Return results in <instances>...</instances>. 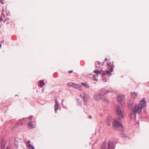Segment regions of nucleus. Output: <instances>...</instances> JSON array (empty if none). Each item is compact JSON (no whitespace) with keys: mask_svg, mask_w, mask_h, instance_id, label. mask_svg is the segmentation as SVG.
I'll return each instance as SVG.
<instances>
[{"mask_svg":"<svg viewBox=\"0 0 149 149\" xmlns=\"http://www.w3.org/2000/svg\"><path fill=\"white\" fill-rule=\"evenodd\" d=\"M146 102L145 101L144 99H143L141 101L140 103L136 105L132 110H134L136 113H140L142 111L143 107L146 106Z\"/></svg>","mask_w":149,"mask_h":149,"instance_id":"1","label":"nucleus"},{"mask_svg":"<svg viewBox=\"0 0 149 149\" xmlns=\"http://www.w3.org/2000/svg\"><path fill=\"white\" fill-rule=\"evenodd\" d=\"M113 126L115 129L118 130L122 131L123 130V126L120 123L119 119L114 120L113 123Z\"/></svg>","mask_w":149,"mask_h":149,"instance_id":"2","label":"nucleus"},{"mask_svg":"<svg viewBox=\"0 0 149 149\" xmlns=\"http://www.w3.org/2000/svg\"><path fill=\"white\" fill-rule=\"evenodd\" d=\"M109 92H107L105 90L102 91L100 93H96L95 94L94 97L97 100H99L100 99L103 98L104 95H106Z\"/></svg>","mask_w":149,"mask_h":149,"instance_id":"3","label":"nucleus"},{"mask_svg":"<svg viewBox=\"0 0 149 149\" xmlns=\"http://www.w3.org/2000/svg\"><path fill=\"white\" fill-rule=\"evenodd\" d=\"M115 144L114 143L111 142H109L108 144V147L107 149H113L115 148ZM106 147V145L104 144L102 147L101 149H104Z\"/></svg>","mask_w":149,"mask_h":149,"instance_id":"4","label":"nucleus"},{"mask_svg":"<svg viewBox=\"0 0 149 149\" xmlns=\"http://www.w3.org/2000/svg\"><path fill=\"white\" fill-rule=\"evenodd\" d=\"M116 114L120 118H122L124 117V112L122 111L120 107H118L116 109Z\"/></svg>","mask_w":149,"mask_h":149,"instance_id":"5","label":"nucleus"},{"mask_svg":"<svg viewBox=\"0 0 149 149\" xmlns=\"http://www.w3.org/2000/svg\"><path fill=\"white\" fill-rule=\"evenodd\" d=\"M69 86H72L74 88L80 90H82V88L81 85L79 84H77L75 83L70 82L68 84Z\"/></svg>","mask_w":149,"mask_h":149,"instance_id":"6","label":"nucleus"},{"mask_svg":"<svg viewBox=\"0 0 149 149\" xmlns=\"http://www.w3.org/2000/svg\"><path fill=\"white\" fill-rule=\"evenodd\" d=\"M125 96L123 95H119L117 97L118 101L121 102L124 101Z\"/></svg>","mask_w":149,"mask_h":149,"instance_id":"7","label":"nucleus"},{"mask_svg":"<svg viewBox=\"0 0 149 149\" xmlns=\"http://www.w3.org/2000/svg\"><path fill=\"white\" fill-rule=\"evenodd\" d=\"M28 125L31 129L34 128L36 127V124L35 122H31L27 123Z\"/></svg>","mask_w":149,"mask_h":149,"instance_id":"8","label":"nucleus"},{"mask_svg":"<svg viewBox=\"0 0 149 149\" xmlns=\"http://www.w3.org/2000/svg\"><path fill=\"white\" fill-rule=\"evenodd\" d=\"M106 121L109 125H110L112 122V117L110 116H108L107 117Z\"/></svg>","mask_w":149,"mask_h":149,"instance_id":"9","label":"nucleus"},{"mask_svg":"<svg viewBox=\"0 0 149 149\" xmlns=\"http://www.w3.org/2000/svg\"><path fill=\"white\" fill-rule=\"evenodd\" d=\"M136 112L135 111H134V110H132L130 114V116L132 119H136Z\"/></svg>","mask_w":149,"mask_h":149,"instance_id":"10","label":"nucleus"},{"mask_svg":"<svg viewBox=\"0 0 149 149\" xmlns=\"http://www.w3.org/2000/svg\"><path fill=\"white\" fill-rule=\"evenodd\" d=\"M55 104L54 105V110L55 112H56L58 109V103L57 100H55Z\"/></svg>","mask_w":149,"mask_h":149,"instance_id":"11","label":"nucleus"},{"mask_svg":"<svg viewBox=\"0 0 149 149\" xmlns=\"http://www.w3.org/2000/svg\"><path fill=\"white\" fill-rule=\"evenodd\" d=\"M111 62H109L107 63V65L109 67V69L110 70L111 72H112L113 70V67L111 65Z\"/></svg>","mask_w":149,"mask_h":149,"instance_id":"12","label":"nucleus"},{"mask_svg":"<svg viewBox=\"0 0 149 149\" xmlns=\"http://www.w3.org/2000/svg\"><path fill=\"white\" fill-rule=\"evenodd\" d=\"M81 84L82 85L84 86L86 88H90V86L89 85L86 83H81Z\"/></svg>","mask_w":149,"mask_h":149,"instance_id":"13","label":"nucleus"},{"mask_svg":"<svg viewBox=\"0 0 149 149\" xmlns=\"http://www.w3.org/2000/svg\"><path fill=\"white\" fill-rule=\"evenodd\" d=\"M45 85V83L43 82L42 80H40V85L41 87H42L43 86Z\"/></svg>","mask_w":149,"mask_h":149,"instance_id":"14","label":"nucleus"},{"mask_svg":"<svg viewBox=\"0 0 149 149\" xmlns=\"http://www.w3.org/2000/svg\"><path fill=\"white\" fill-rule=\"evenodd\" d=\"M133 104V102L132 100H130L128 103V106L130 107H131Z\"/></svg>","mask_w":149,"mask_h":149,"instance_id":"15","label":"nucleus"},{"mask_svg":"<svg viewBox=\"0 0 149 149\" xmlns=\"http://www.w3.org/2000/svg\"><path fill=\"white\" fill-rule=\"evenodd\" d=\"M27 146L30 149H35L34 147L29 143H27Z\"/></svg>","mask_w":149,"mask_h":149,"instance_id":"16","label":"nucleus"},{"mask_svg":"<svg viewBox=\"0 0 149 149\" xmlns=\"http://www.w3.org/2000/svg\"><path fill=\"white\" fill-rule=\"evenodd\" d=\"M94 72L96 74H100L101 73V72H102V70L100 71V70H94Z\"/></svg>","mask_w":149,"mask_h":149,"instance_id":"17","label":"nucleus"},{"mask_svg":"<svg viewBox=\"0 0 149 149\" xmlns=\"http://www.w3.org/2000/svg\"><path fill=\"white\" fill-rule=\"evenodd\" d=\"M131 96L135 98L136 96V94L135 92L131 93Z\"/></svg>","mask_w":149,"mask_h":149,"instance_id":"18","label":"nucleus"},{"mask_svg":"<svg viewBox=\"0 0 149 149\" xmlns=\"http://www.w3.org/2000/svg\"><path fill=\"white\" fill-rule=\"evenodd\" d=\"M98 64L100 66H102L104 65V63L103 62L100 63L99 61H97Z\"/></svg>","mask_w":149,"mask_h":149,"instance_id":"19","label":"nucleus"},{"mask_svg":"<svg viewBox=\"0 0 149 149\" xmlns=\"http://www.w3.org/2000/svg\"><path fill=\"white\" fill-rule=\"evenodd\" d=\"M80 96L82 98V99H83V98H84V97H85L86 96L85 94L84 93H83L82 94H81L80 95Z\"/></svg>","mask_w":149,"mask_h":149,"instance_id":"20","label":"nucleus"},{"mask_svg":"<svg viewBox=\"0 0 149 149\" xmlns=\"http://www.w3.org/2000/svg\"><path fill=\"white\" fill-rule=\"evenodd\" d=\"M14 146L15 147H17L18 145V143H17V141H14Z\"/></svg>","mask_w":149,"mask_h":149,"instance_id":"21","label":"nucleus"},{"mask_svg":"<svg viewBox=\"0 0 149 149\" xmlns=\"http://www.w3.org/2000/svg\"><path fill=\"white\" fill-rule=\"evenodd\" d=\"M83 99L84 101L85 102H86L87 100V98L86 96L85 97H84V98H83Z\"/></svg>","mask_w":149,"mask_h":149,"instance_id":"22","label":"nucleus"},{"mask_svg":"<svg viewBox=\"0 0 149 149\" xmlns=\"http://www.w3.org/2000/svg\"><path fill=\"white\" fill-rule=\"evenodd\" d=\"M120 103L121 104L122 106V107H125V103L124 102H123V101L120 102Z\"/></svg>","mask_w":149,"mask_h":149,"instance_id":"23","label":"nucleus"},{"mask_svg":"<svg viewBox=\"0 0 149 149\" xmlns=\"http://www.w3.org/2000/svg\"><path fill=\"white\" fill-rule=\"evenodd\" d=\"M0 2H1L2 4H4V1L3 0H0Z\"/></svg>","mask_w":149,"mask_h":149,"instance_id":"24","label":"nucleus"},{"mask_svg":"<svg viewBox=\"0 0 149 149\" xmlns=\"http://www.w3.org/2000/svg\"><path fill=\"white\" fill-rule=\"evenodd\" d=\"M106 72H107V74H111V72H110L109 70H106Z\"/></svg>","mask_w":149,"mask_h":149,"instance_id":"25","label":"nucleus"},{"mask_svg":"<svg viewBox=\"0 0 149 149\" xmlns=\"http://www.w3.org/2000/svg\"><path fill=\"white\" fill-rule=\"evenodd\" d=\"M73 70H70L69 71H68V72L70 73H72L73 72Z\"/></svg>","mask_w":149,"mask_h":149,"instance_id":"26","label":"nucleus"},{"mask_svg":"<svg viewBox=\"0 0 149 149\" xmlns=\"http://www.w3.org/2000/svg\"><path fill=\"white\" fill-rule=\"evenodd\" d=\"M2 17L1 16L0 18V21H1L2 20Z\"/></svg>","mask_w":149,"mask_h":149,"instance_id":"27","label":"nucleus"},{"mask_svg":"<svg viewBox=\"0 0 149 149\" xmlns=\"http://www.w3.org/2000/svg\"><path fill=\"white\" fill-rule=\"evenodd\" d=\"M2 145L3 146H5L4 143V144H3V143H2Z\"/></svg>","mask_w":149,"mask_h":149,"instance_id":"28","label":"nucleus"},{"mask_svg":"<svg viewBox=\"0 0 149 149\" xmlns=\"http://www.w3.org/2000/svg\"><path fill=\"white\" fill-rule=\"evenodd\" d=\"M88 117L90 118H92V116H89Z\"/></svg>","mask_w":149,"mask_h":149,"instance_id":"29","label":"nucleus"},{"mask_svg":"<svg viewBox=\"0 0 149 149\" xmlns=\"http://www.w3.org/2000/svg\"><path fill=\"white\" fill-rule=\"evenodd\" d=\"M6 149H10L9 147L8 146L6 148Z\"/></svg>","mask_w":149,"mask_h":149,"instance_id":"30","label":"nucleus"},{"mask_svg":"<svg viewBox=\"0 0 149 149\" xmlns=\"http://www.w3.org/2000/svg\"><path fill=\"white\" fill-rule=\"evenodd\" d=\"M105 73H102V75H104L105 74Z\"/></svg>","mask_w":149,"mask_h":149,"instance_id":"31","label":"nucleus"},{"mask_svg":"<svg viewBox=\"0 0 149 149\" xmlns=\"http://www.w3.org/2000/svg\"><path fill=\"white\" fill-rule=\"evenodd\" d=\"M1 47V44H0V48Z\"/></svg>","mask_w":149,"mask_h":149,"instance_id":"32","label":"nucleus"},{"mask_svg":"<svg viewBox=\"0 0 149 149\" xmlns=\"http://www.w3.org/2000/svg\"><path fill=\"white\" fill-rule=\"evenodd\" d=\"M107 59L106 58H105V60H104V61H107Z\"/></svg>","mask_w":149,"mask_h":149,"instance_id":"33","label":"nucleus"},{"mask_svg":"<svg viewBox=\"0 0 149 149\" xmlns=\"http://www.w3.org/2000/svg\"><path fill=\"white\" fill-rule=\"evenodd\" d=\"M29 118H30L31 119V118H32V117L31 116H30V117H29Z\"/></svg>","mask_w":149,"mask_h":149,"instance_id":"34","label":"nucleus"},{"mask_svg":"<svg viewBox=\"0 0 149 149\" xmlns=\"http://www.w3.org/2000/svg\"><path fill=\"white\" fill-rule=\"evenodd\" d=\"M28 142L29 143H30V141H28Z\"/></svg>","mask_w":149,"mask_h":149,"instance_id":"35","label":"nucleus"},{"mask_svg":"<svg viewBox=\"0 0 149 149\" xmlns=\"http://www.w3.org/2000/svg\"><path fill=\"white\" fill-rule=\"evenodd\" d=\"M94 79H95V81H97V79H96L95 78Z\"/></svg>","mask_w":149,"mask_h":149,"instance_id":"36","label":"nucleus"}]
</instances>
